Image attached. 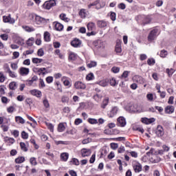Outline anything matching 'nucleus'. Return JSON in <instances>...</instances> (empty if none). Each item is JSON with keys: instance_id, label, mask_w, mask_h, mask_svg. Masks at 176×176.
<instances>
[{"instance_id": "47", "label": "nucleus", "mask_w": 176, "mask_h": 176, "mask_svg": "<svg viewBox=\"0 0 176 176\" xmlns=\"http://www.w3.org/2000/svg\"><path fill=\"white\" fill-rule=\"evenodd\" d=\"M87 80H93L94 79V74L93 73H90L86 76Z\"/></svg>"}, {"instance_id": "63", "label": "nucleus", "mask_w": 176, "mask_h": 176, "mask_svg": "<svg viewBox=\"0 0 176 176\" xmlns=\"http://www.w3.org/2000/svg\"><path fill=\"white\" fill-rule=\"evenodd\" d=\"M89 142H91V138H87L82 140V144L85 145L86 144H89Z\"/></svg>"}, {"instance_id": "11", "label": "nucleus", "mask_w": 176, "mask_h": 176, "mask_svg": "<svg viewBox=\"0 0 176 176\" xmlns=\"http://www.w3.org/2000/svg\"><path fill=\"white\" fill-rule=\"evenodd\" d=\"M117 124L120 127H124L126 126V119L124 117H119L117 120Z\"/></svg>"}, {"instance_id": "59", "label": "nucleus", "mask_w": 176, "mask_h": 176, "mask_svg": "<svg viewBox=\"0 0 176 176\" xmlns=\"http://www.w3.org/2000/svg\"><path fill=\"white\" fill-rule=\"evenodd\" d=\"M130 73V72L129 71H124L122 74L121 75V78H127V76H129V74Z\"/></svg>"}, {"instance_id": "33", "label": "nucleus", "mask_w": 176, "mask_h": 176, "mask_svg": "<svg viewBox=\"0 0 176 176\" xmlns=\"http://www.w3.org/2000/svg\"><path fill=\"white\" fill-rule=\"evenodd\" d=\"M79 16H80L82 19H85V17L87 16V13H86V10L85 9L80 10L79 12Z\"/></svg>"}, {"instance_id": "21", "label": "nucleus", "mask_w": 176, "mask_h": 176, "mask_svg": "<svg viewBox=\"0 0 176 176\" xmlns=\"http://www.w3.org/2000/svg\"><path fill=\"white\" fill-rule=\"evenodd\" d=\"M137 104H132L129 106L130 112H133V113H141V110H137Z\"/></svg>"}, {"instance_id": "9", "label": "nucleus", "mask_w": 176, "mask_h": 176, "mask_svg": "<svg viewBox=\"0 0 176 176\" xmlns=\"http://www.w3.org/2000/svg\"><path fill=\"white\" fill-rule=\"evenodd\" d=\"M82 45V41L79 40V38H74L71 42V45L73 46V47H80Z\"/></svg>"}, {"instance_id": "8", "label": "nucleus", "mask_w": 176, "mask_h": 176, "mask_svg": "<svg viewBox=\"0 0 176 176\" xmlns=\"http://www.w3.org/2000/svg\"><path fill=\"white\" fill-rule=\"evenodd\" d=\"M74 86L78 90H85L86 89V85L80 81L76 82Z\"/></svg>"}, {"instance_id": "22", "label": "nucleus", "mask_w": 176, "mask_h": 176, "mask_svg": "<svg viewBox=\"0 0 176 176\" xmlns=\"http://www.w3.org/2000/svg\"><path fill=\"white\" fill-rule=\"evenodd\" d=\"M108 104H109V98L106 97L101 104V108H102L103 109H105V108H107V105H108Z\"/></svg>"}, {"instance_id": "51", "label": "nucleus", "mask_w": 176, "mask_h": 176, "mask_svg": "<svg viewBox=\"0 0 176 176\" xmlns=\"http://www.w3.org/2000/svg\"><path fill=\"white\" fill-rule=\"evenodd\" d=\"M37 54L38 56H39V57H42L45 54V52H43V49L42 48L39 49L37 52Z\"/></svg>"}, {"instance_id": "56", "label": "nucleus", "mask_w": 176, "mask_h": 176, "mask_svg": "<svg viewBox=\"0 0 176 176\" xmlns=\"http://www.w3.org/2000/svg\"><path fill=\"white\" fill-rule=\"evenodd\" d=\"M72 163H73V164H75V166H79V160L76 158H73L72 160Z\"/></svg>"}, {"instance_id": "46", "label": "nucleus", "mask_w": 176, "mask_h": 176, "mask_svg": "<svg viewBox=\"0 0 176 176\" xmlns=\"http://www.w3.org/2000/svg\"><path fill=\"white\" fill-rule=\"evenodd\" d=\"M60 160H62V162H67V153H61Z\"/></svg>"}, {"instance_id": "53", "label": "nucleus", "mask_w": 176, "mask_h": 176, "mask_svg": "<svg viewBox=\"0 0 176 176\" xmlns=\"http://www.w3.org/2000/svg\"><path fill=\"white\" fill-rule=\"evenodd\" d=\"M39 86L42 88L46 87V85H45V81H43V79L42 78L39 79Z\"/></svg>"}, {"instance_id": "32", "label": "nucleus", "mask_w": 176, "mask_h": 176, "mask_svg": "<svg viewBox=\"0 0 176 176\" xmlns=\"http://www.w3.org/2000/svg\"><path fill=\"white\" fill-rule=\"evenodd\" d=\"M9 88L10 90H16L17 89V82H12L9 85Z\"/></svg>"}, {"instance_id": "13", "label": "nucleus", "mask_w": 176, "mask_h": 176, "mask_svg": "<svg viewBox=\"0 0 176 176\" xmlns=\"http://www.w3.org/2000/svg\"><path fill=\"white\" fill-rule=\"evenodd\" d=\"M108 24H109V23L104 20H99L97 21V25L99 27V28H105V27L108 26Z\"/></svg>"}, {"instance_id": "55", "label": "nucleus", "mask_w": 176, "mask_h": 176, "mask_svg": "<svg viewBox=\"0 0 176 176\" xmlns=\"http://www.w3.org/2000/svg\"><path fill=\"white\" fill-rule=\"evenodd\" d=\"M119 147V145L118 144V143H111V149H118V148Z\"/></svg>"}, {"instance_id": "48", "label": "nucleus", "mask_w": 176, "mask_h": 176, "mask_svg": "<svg viewBox=\"0 0 176 176\" xmlns=\"http://www.w3.org/2000/svg\"><path fill=\"white\" fill-rule=\"evenodd\" d=\"M120 71V68L118 67H113L111 68V72H113V74H118Z\"/></svg>"}, {"instance_id": "40", "label": "nucleus", "mask_w": 176, "mask_h": 176, "mask_svg": "<svg viewBox=\"0 0 176 176\" xmlns=\"http://www.w3.org/2000/svg\"><path fill=\"white\" fill-rule=\"evenodd\" d=\"M6 80V76H5V74H3V72H0V83H3L5 80Z\"/></svg>"}, {"instance_id": "62", "label": "nucleus", "mask_w": 176, "mask_h": 176, "mask_svg": "<svg viewBox=\"0 0 176 176\" xmlns=\"http://www.w3.org/2000/svg\"><path fill=\"white\" fill-rule=\"evenodd\" d=\"M0 38H1V39H3V41H8V34H3L1 35H0Z\"/></svg>"}, {"instance_id": "39", "label": "nucleus", "mask_w": 176, "mask_h": 176, "mask_svg": "<svg viewBox=\"0 0 176 176\" xmlns=\"http://www.w3.org/2000/svg\"><path fill=\"white\" fill-rule=\"evenodd\" d=\"M30 163L32 164V166H36L38 164V162H36V158L32 157L30 159Z\"/></svg>"}, {"instance_id": "54", "label": "nucleus", "mask_w": 176, "mask_h": 176, "mask_svg": "<svg viewBox=\"0 0 176 176\" xmlns=\"http://www.w3.org/2000/svg\"><path fill=\"white\" fill-rule=\"evenodd\" d=\"M21 136L23 140H27L28 138V133L23 131L21 133Z\"/></svg>"}, {"instance_id": "60", "label": "nucleus", "mask_w": 176, "mask_h": 176, "mask_svg": "<svg viewBox=\"0 0 176 176\" xmlns=\"http://www.w3.org/2000/svg\"><path fill=\"white\" fill-rule=\"evenodd\" d=\"M69 174L71 176H78V173H76V171H75L74 170H69Z\"/></svg>"}, {"instance_id": "34", "label": "nucleus", "mask_w": 176, "mask_h": 176, "mask_svg": "<svg viewBox=\"0 0 176 176\" xmlns=\"http://www.w3.org/2000/svg\"><path fill=\"white\" fill-rule=\"evenodd\" d=\"M19 145H20L21 151H23V152H27V151H28V148H27L25 143L20 142Z\"/></svg>"}, {"instance_id": "14", "label": "nucleus", "mask_w": 176, "mask_h": 176, "mask_svg": "<svg viewBox=\"0 0 176 176\" xmlns=\"http://www.w3.org/2000/svg\"><path fill=\"white\" fill-rule=\"evenodd\" d=\"M36 22L37 24H46L47 23V19L43 18L40 16H36Z\"/></svg>"}, {"instance_id": "52", "label": "nucleus", "mask_w": 176, "mask_h": 176, "mask_svg": "<svg viewBox=\"0 0 176 176\" xmlns=\"http://www.w3.org/2000/svg\"><path fill=\"white\" fill-rule=\"evenodd\" d=\"M60 20L67 22V14H60L59 16Z\"/></svg>"}, {"instance_id": "35", "label": "nucleus", "mask_w": 176, "mask_h": 176, "mask_svg": "<svg viewBox=\"0 0 176 176\" xmlns=\"http://www.w3.org/2000/svg\"><path fill=\"white\" fill-rule=\"evenodd\" d=\"M44 39L45 42H50V33L45 32L44 33Z\"/></svg>"}, {"instance_id": "5", "label": "nucleus", "mask_w": 176, "mask_h": 176, "mask_svg": "<svg viewBox=\"0 0 176 176\" xmlns=\"http://www.w3.org/2000/svg\"><path fill=\"white\" fill-rule=\"evenodd\" d=\"M119 111V107L115 106L111 108L110 111L108 113V116L109 118H113V116H116L118 115V112Z\"/></svg>"}, {"instance_id": "41", "label": "nucleus", "mask_w": 176, "mask_h": 176, "mask_svg": "<svg viewBox=\"0 0 176 176\" xmlns=\"http://www.w3.org/2000/svg\"><path fill=\"white\" fill-rule=\"evenodd\" d=\"M155 63H156V61L155 60L154 58H148L147 60V64L148 65H155Z\"/></svg>"}, {"instance_id": "37", "label": "nucleus", "mask_w": 176, "mask_h": 176, "mask_svg": "<svg viewBox=\"0 0 176 176\" xmlns=\"http://www.w3.org/2000/svg\"><path fill=\"white\" fill-rule=\"evenodd\" d=\"M43 61V59L38 58H33L32 63L34 64H41Z\"/></svg>"}, {"instance_id": "15", "label": "nucleus", "mask_w": 176, "mask_h": 176, "mask_svg": "<svg viewBox=\"0 0 176 176\" xmlns=\"http://www.w3.org/2000/svg\"><path fill=\"white\" fill-rule=\"evenodd\" d=\"M155 118H142L141 122L142 123H144V124H151V123H153L155 122Z\"/></svg>"}, {"instance_id": "16", "label": "nucleus", "mask_w": 176, "mask_h": 176, "mask_svg": "<svg viewBox=\"0 0 176 176\" xmlns=\"http://www.w3.org/2000/svg\"><path fill=\"white\" fill-rule=\"evenodd\" d=\"M155 133L157 135V137H163V135H164V129H163V126L158 125Z\"/></svg>"}, {"instance_id": "43", "label": "nucleus", "mask_w": 176, "mask_h": 176, "mask_svg": "<svg viewBox=\"0 0 176 176\" xmlns=\"http://www.w3.org/2000/svg\"><path fill=\"white\" fill-rule=\"evenodd\" d=\"M167 54H168V53L167 52V51L164 50H162L161 52H160V57H162V58H164Z\"/></svg>"}, {"instance_id": "28", "label": "nucleus", "mask_w": 176, "mask_h": 176, "mask_svg": "<svg viewBox=\"0 0 176 176\" xmlns=\"http://www.w3.org/2000/svg\"><path fill=\"white\" fill-rule=\"evenodd\" d=\"M94 100L96 101V102H100L101 100L102 99V95L96 94L93 96Z\"/></svg>"}, {"instance_id": "49", "label": "nucleus", "mask_w": 176, "mask_h": 176, "mask_svg": "<svg viewBox=\"0 0 176 176\" xmlns=\"http://www.w3.org/2000/svg\"><path fill=\"white\" fill-rule=\"evenodd\" d=\"M8 74L11 78H17V74L14 72H12V70H10Z\"/></svg>"}, {"instance_id": "23", "label": "nucleus", "mask_w": 176, "mask_h": 176, "mask_svg": "<svg viewBox=\"0 0 176 176\" xmlns=\"http://www.w3.org/2000/svg\"><path fill=\"white\" fill-rule=\"evenodd\" d=\"M91 6H96V9H100L102 8V6L100 5V0H96L94 3L89 5V8H91Z\"/></svg>"}, {"instance_id": "30", "label": "nucleus", "mask_w": 176, "mask_h": 176, "mask_svg": "<svg viewBox=\"0 0 176 176\" xmlns=\"http://www.w3.org/2000/svg\"><path fill=\"white\" fill-rule=\"evenodd\" d=\"M25 162V158L24 157H19L15 159V163L17 164H21V163H24Z\"/></svg>"}, {"instance_id": "31", "label": "nucleus", "mask_w": 176, "mask_h": 176, "mask_svg": "<svg viewBox=\"0 0 176 176\" xmlns=\"http://www.w3.org/2000/svg\"><path fill=\"white\" fill-rule=\"evenodd\" d=\"M87 28L89 31H93L96 28V24L93 22H90L87 24Z\"/></svg>"}, {"instance_id": "12", "label": "nucleus", "mask_w": 176, "mask_h": 176, "mask_svg": "<svg viewBox=\"0 0 176 176\" xmlns=\"http://www.w3.org/2000/svg\"><path fill=\"white\" fill-rule=\"evenodd\" d=\"M133 80L137 82V83H140V85H144V83L146 82L145 79L141 76H135L133 77Z\"/></svg>"}, {"instance_id": "27", "label": "nucleus", "mask_w": 176, "mask_h": 176, "mask_svg": "<svg viewBox=\"0 0 176 176\" xmlns=\"http://www.w3.org/2000/svg\"><path fill=\"white\" fill-rule=\"evenodd\" d=\"M4 141L6 142H8V144H14V142H16V140H14V138H9L8 136H6L4 138Z\"/></svg>"}, {"instance_id": "19", "label": "nucleus", "mask_w": 176, "mask_h": 176, "mask_svg": "<svg viewBox=\"0 0 176 176\" xmlns=\"http://www.w3.org/2000/svg\"><path fill=\"white\" fill-rule=\"evenodd\" d=\"M53 25L56 31H63L64 30V25L58 22H54Z\"/></svg>"}, {"instance_id": "50", "label": "nucleus", "mask_w": 176, "mask_h": 176, "mask_svg": "<svg viewBox=\"0 0 176 176\" xmlns=\"http://www.w3.org/2000/svg\"><path fill=\"white\" fill-rule=\"evenodd\" d=\"M24 29H25V31H27V32H32L35 31V29H34V28H30L28 26H25Z\"/></svg>"}, {"instance_id": "61", "label": "nucleus", "mask_w": 176, "mask_h": 176, "mask_svg": "<svg viewBox=\"0 0 176 176\" xmlns=\"http://www.w3.org/2000/svg\"><path fill=\"white\" fill-rule=\"evenodd\" d=\"M110 85H111V86H116V85H117L116 80L115 78H111L110 80Z\"/></svg>"}, {"instance_id": "42", "label": "nucleus", "mask_w": 176, "mask_h": 176, "mask_svg": "<svg viewBox=\"0 0 176 176\" xmlns=\"http://www.w3.org/2000/svg\"><path fill=\"white\" fill-rule=\"evenodd\" d=\"M88 122L90 123V124H97L98 123V121H97L95 118H89Z\"/></svg>"}, {"instance_id": "1", "label": "nucleus", "mask_w": 176, "mask_h": 176, "mask_svg": "<svg viewBox=\"0 0 176 176\" xmlns=\"http://www.w3.org/2000/svg\"><path fill=\"white\" fill-rule=\"evenodd\" d=\"M56 0H50V1H45L43 3V8L44 9H46V10H50V9H52V8L56 6Z\"/></svg>"}, {"instance_id": "44", "label": "nucleus", "mask_w": 176, "mask_h": 176, "mask_svg": "<svg viewBox=\"0 0 176 176\" xmlns=\"http://www.w3.org/2000/svg\"><path fill=\"white\" fill-rule=\"evenodd\" d=\"M174 69H166V74H168V76H173V74H174Z\"/></svg>"}, {"instance_id": "3", "label": "nucleus", "mask_w": 176, "mask_h": 176, "mask_svg": "<svg viewBox=\"0 0 176 176\" xmlns=\"http://www.w3.org/2000/svg\"><path fill=\"white\" fill-rule=\"evenodd\" d=\"M3 23H8L9 24H14L16 23V20L14 18H12V15H5L3 16Z\"/></svg>"}, {"instance_id": "57", "label": "nucleus", "mask_w": 176, "mask_h": 176, "mask_svg": "<svg viewBox=\"0 0 176 176\" xmlns=\"http://www.w3.org/2000/svg\"><path fill=\"white\" fill-rule=\"evenodd\" d=\"M53 46L55 49H58V47L61 46V44L60 43V42L56 41L53 43Z\"/></svg>"}, {"instance_id": "58", "label": "nucleus", "mask_w": 176, "mask_h": 176, "mask_svg": "<svg viewBox=\"0 0 176 176\" xmlns=\"http://www.w3.org/2000/svg\"><path fill=\"white\" fill-rule=\"evenodd\" d=\"M110 18H111V20H112V21H115V20H116V13L111 12L110 15Z\"/></svg>"}, {"instance_id": "25", "label": "nucleus", "mask_w": 176, "mask_h": 176, "mask_svg": "<svg viewBox=\"0 0 176 176\" xmlns=\"http://www.w3.org/2000/svg\"><path fill=\"white\" fill-rule=\"evenodd\" d=\"M78 57V55L74 52H69V61H75Z\"/></svg>"}, {"instance_id": "29", "label": "nucleus", "mask_w": 176, "mask_h": 176, "mask_svg": "<svg viewBox=\"0 0 176 176\" xmlns=\"http://www.w3.org/2000/svg\"><path fill=\"white\" fill-rule=\"evenodd\" d=\"M15 121L16 123H21V124H24L25 123V120H23L21 116H16Z\"/></svg>"}, {"instance_id": "36", "label": "nucleus", "mask_w": 176, "mask_h": 176, "mask_svg": "<svg viewBox=\"0 0 176 176\" xmlns=\"http://www.w3.org/2000/svg\"><path fill=\"white\" fill-rule=\"evenodd\" d=\"M34 41H35V39H34L33 37L30 38L27 41V42H26L28 46H29V47L32 46V45H34Z\"/></svg>"}, {"instance_id": "45", "label": "nucleus", "mask_w": 176, "mask_h": 176, "mask_svg": "<svg viewBox=\"0 0 176 176\" xmlns=\"http://www.w3.org/2000/svg\"><path fill=\"white\" fill-rule=\"evenodd\" d=\"M97 65V62L96 61H91L89 63L87 64L88 68H93V67H96Z\"/></svg>"}, {"instance_id": "10", "label": "nucleus", "mask_w": 176, "mask_h": 176, "mask_svg": "<svg viewBox=\"0 0 176 176\" xmlns=\"http://www.w3.org/2000/svg\"><path fill=\"white\" fill-rule=\"evenodd\" d=\"M30 74V69L26 67H21L19 69V74L21 75V76H27Z\"/></svg>"}, {"instance_id": "2", "label": "nucleus", "mask_w": 176, "mask_h": 176, "mask_svg": "<svg viewBox=\"0 0 176 176\" xmlns=\"http://www.w3.org/2000/svg\"><path fill=\"white\" fill-rule=\"evenodd\" d=\"M157 32H159L157 29H153L150 32L148 36V42H152V41H155V39H156V36H157Z\"/></svg>"}, {"instance_id": "26", "label": "nucleus", "mask_w": 176, "mask_h": 176, "mask_svg": "<svg viewBox=\"0 0 176 176\" xmlns=\"http://www.w3.org/2000/svg\"><path fill=\"white\" fill-rule=\"evenodd\" d=\"M36 80H38V76H34L31 80H28V86H32V84L34 83V82H36Z\"/></svg>"}, {"instance_id": "24", "label": "nucleus", "mask_w": 176, "mask_h": 176, "mask_svg": "<svg viewBox=\"0 0 176 176\" xmlns=\"http://www.w3.org/2000/svg\"><path fill=\"white\" fill-rule=\"evenodd\" d=\"M116 53H122V43L120 41L116 43Z\"/></svg>"}, {"instance_id": "4", "label": "nucleus", "mask_w": 176, "mask_h": 176, "mask_svg": "<svg viewBox=\"0 0 176 176\" xmlns=\"http://www.w3.org/2000/svg\"><path fill=\"white\" fill-rule=\"evenodd\" d=\"M133 168L135 173H141L142 171V165L138 162H135L133 164Z\"/></svg>"}, {"instance_id": "6", "label": "nucleus", "mask_w": 176, "mask_h": 176, "mask_svg": "<svg viewBox=\"0 0 176 176\" xmlns=\"http://www.w3.org/2000/svg\"><path fill=\"white\" fill-rule=\"evenodd\" d=\"M152 21V17L151 16H143L142 17V25H146V24H151Z\"/></svg>"}, {"instance_id": "18", "label": "nucleus", "mask_w": 176, "mask_h": 176, "mask_svg": "<svg viewBox=\"0 0 176 176\" xmlns=\"http://www.w3.org/2000/svg\"><path fill=\"white\" fill-rule=\"evenodd\" d=\"M30 94H32V96H34L35 97H37L38 98H41L42 97V92L38 89L31 90Z\"/></svg>"}, {"instance_id": "38", "label": "nucleus", "mask_w": 176, "mask_h": 176, "mask_svg": "<svg viewBox=\"0 0 176 176\" xmlns=\"http://www.w3.org/2000/svg\"><path fill=\"white\" fill-rule=\"evenodd\" d=\"M65 130V126H64L63 123H60L58 126V131L60 133L64 131Z\"/></svg>"}, {"instance_id": "17", "label": "nucleus", "mask_w": 176, "mask_h": 176, "mask_svg": "<svg viewBox=\"0 0 176 176\" xmlns=\"http://www.w3.org/2000/svg\"><path fill=\"white\" fill-rule=\"evenodd\" d=\"M91 155V151L89 148H82L81 149V156L82 157H86Z\"/></svg>"}, {"instance_id": "64", "label": "nucleus", "mask_w": 176, "mask_h": 176, "mask_svg": "<svg viewBox=\"0 0 176 176\" xmlns=\"http://www.w3.org/2000/svg\"><path fill=\"white\" fill-rule=\"evenodd\" d=\"M124 151H125L124 146H120V147L118 148V153H123V152H124Z\"/></svg>"}, {"instance_id": "7", "label": "nucleus", "mask_w": 176, "mask_h": 176, "mask_svg": "<svg viewBox=\"0 0 176 176\" xmlns=\"http://www.w3.org/2000/svg\"><path fill=\"white\" fill-rule=\"evenodd\" d=\"M34 72H37L38 75H46L47 74L46 71V68L45 67H41V68H38V67H34L33 69Z\"/></svg>"}, {"instance_id": "20", "label": "nucleus", "mask_w": 176, "mask_h": 176, "mask_svg": "<svg viewBox=\"0 0 176 176\" xmlns=\"http://www.w3.org/2000/svg\"><path fill=\"white\" fill-rule=\"evenodd\" d=\"M174 106L169 105L165 108V113H167L168 115H171V113H174Z\"/></svg>"}]
</instances>
